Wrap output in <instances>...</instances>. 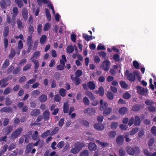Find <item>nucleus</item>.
I'll list each match as a JSON object with an SVG mask.
<instances>
[{
  "label": "nucleus",
  "mask_w": 156,
  "mask_h": 156,
  "mask_svg": "<svg viewBox=\"0 0 156 156\" xmlns=\"http://www.w3.org/2000/svg\"><path fill=\"white\" fill-rule=\"evenodd\" d=\"M13 111V109L12 108L9 107H4L2 108L0 110L1 112H9Z\"/></svg>",
  "instance_id": "f8f14e48"
},
{
  "label": "nucleus",
  "mask_w": 156,
  "mask_h": 156,
  "mask_svg": "<svg viewBox=\"0 0 156 156\" xmlns=\"http://www.w3.org/2000/svg\"><path fill=\"white\" fill-rule=\"evenodd\" d=\"M11 87H7L5 89L3 94L4 95H7L11 92Z\"/></svg>",
  "instance_id": "ea45409f"
},
{
  "label": "nucleus",
  "mask_w": 156,
  "mask_h": 156,
  "mask_svg": "<svg viewBox=\"0 0 156 156\" xmlns=\"http://www.w3.org/2000/svg\"><path fill=\"white\" fill-rule=\"evenodd\" d=\"M145 103L147 105L150 106L154 104V102L152 100L147 99L145 101Z\"/></svg>",
  "instance_id": "6e6d98bb"
},
{
  "label": "nucleus",
  "mask_w": 156,
  "mask_h": 156,
  "mask_svg": "<svg viewBox=\"0 0 156 156\" xmlns=\"http://www.w3.org/2000/svg\"><path fill=\"white\" fill-rule=\"evenodd\" d=\"M133 65L134 68L136 69H139V64L136 61H134L133 62Z\"/></svg>",
  "instance_id": "680f3d73"
},
{
  "label": "nucleus",
  "mask_w": 156,
  "mask_h": 156,
  "mask_svg": "<svg viewBox=\"0 0 156 156\" xmlns=\"http://www.w3.org/2000/svg\"><path fill=\"white\" fill-rule=\"evenodd\" d=\"M144 153L147 156H156V152L151 154L147 149L144 150Z\"/></svg>",
  "instance_id": "412c9836"
},
{
  "label": "nucleus",
  "mask_w": 156,
  "mask_h": 156,
  "mask_svg": "<svg viewBox=\"0 0 156 156\" xmlns=\"http://www.w3.org/2000/svg\"><path fill=\"white\" fill-rule=\"evenodd\" d=\"M94 128L98 130H103L104 128V126L102 124L100 123H96L94 125Z\"/></svg>",
  "instance_id": "f3484780"
},
{
  "label": "nucleus",
  "mask_w": 156,
  "mask_h": 156,
  "mask_svg": "<svg viewBox=\"0 0 156 156\" xmlns=\"http://www.w3.org/2000/svg\"><path fill=\"white\" fill-rule=\"evenodd\" d=\"M118 123L117 122H112L111 125V127L113 129H115L117 127Z\"/></svg>",
  "instance_id": "13d9d810"
},
{
  "label": "nucleus",
  "mask_w": 156,
  "mask_h": 156,
  "mask_svg": "<svg viewBox=\"0 0 156 156\" xmlns=\"http://www.w3.org/2000/svg\"><path fill=\"white\" fill-rule=\"evenodd\" d=\"M40 91L37 90H35L33 91L31 93V94L33 96H37L40 94Z\"/></svg>",
  "instance_id": "0e129e2a"
},
{
  "label": "nucleus",
  "mask_w": 156,
  "mask_h": 156,
  "mask_svg": "<svg viewBox=\"0 0 156 156\" xmlns=\"http://www.w3.org/2000/svg\"><path fill=\"white\" fill-rule=\"evenodd\" d=\"M137 92L139 95L146 96L148 94V90L147 88H144L140 86H137L136 87Z\"/></svg>",
  "instance_id": "20e7f679"
},
{
  "label": "nucleus",
  "mask_w": 156,
  "mask_h": 156,
  "mask_svg": "<svg viewBox=\"0 0 156 156\" xmlns=\"http://www.w3.org/2000/svg\"><path fill=\"white\" fill-rule=\"evenodd\" d=\"M23 130L22 128L20 127L17 129L11 134L10 138L12 140H14L18 137Z\"/></svg>",
  "instance_id": "39448f33"
},
{
  "label": "nucleus",
  "mask_w": 156,
  "mask_h": 156,
  "mask_svg": "<svg viewBox=\"0 0 156 156\" xmlns=\"http://www.w3.org/2000/svg\"><path fill=\"white\" fill-rule=\"evenodd\" d=\"M47 99V96L44 94H43L41 95L39 98V100L41 102H45Z\"/></svg>",
  "instance_id": "4be33fe9"
},
{
  "label": "nucleus",
  "mask_w": 156,
  "mask_h": 156,
  "mask_svg": "<svg viewBox=\"0 0 156 156\" xmlns=\"http://www.w3.org/2000/svg\"><path fill=\"white\" fill-rule=\"evenodd\" d=\"M59 93L62 96L64 97L66 95V90L63 88H61L59 90Z\"/></svg>",
  "instance_id": "de8ad7c7"
},
{
  "label": "nucleus",
  "mask_w": 156,
  "mask_h": 156,
  "mask_svg": "<svg viewBox=\"0 0 156 156\" xmlns=\"http://www.w3.org/2000/svg\"><path fill=\"white\" fill-rule=\"evenodd\" d=\"M119 155L120 156H125L126 154L125 150L122 148L119 149Z\"/></svg>",
  "instance_id": "4c0bfd02"
},
{
  "label": "nucleus",
  "mask_w": 156,
  "mask_h": 156,
  "mask_svg": "<svg viewBox=\"0 0 156 156\" xmlns=\"http://www.w3.org/2000/svg\"><path fill=\"white\" fill-rule=\"evenodd\" d=\"M119 83L121 87L122 88H126L128 87V85L125 82L121 81Z\"/></svg>",
  "instance_id": "09e8293b"
},
{
  "label": "nucleus",
  "mask_w": 156,
  "mask_h": 156,
  "mask_svg": "<svg viewBox=\"0 0 156 156\" xmlns=\"http://www.w3.org/2000/svg\"><path fill=\"white\" fill-rule=\"evenodd\" d=\"M79 155L80 156H88V151L87 150H84L80 152Z\"/></svg>",
  "instance_id": "e433bc0d"
},
{
  "label": "nucleus",
  "mask_w": 156,
  "mask_h": 156,
  "mask_svg": "<svg viewBox=\"0 0 156 156\" xmlns=\"http://www.w3.org/2000/svg\"><path fill=\"white\" fill-rule=\"evenodd\" d=\"M32 62L34 64V69H38L39 66L38 61L37 60L33 59L32 60Z\"/></svg>",
  "instance_id": "79ce46f5"
},
{
  "label": "nucleus",
  "mask_w": 156,
  "mask_h": 156,
  "mask_svg": "<svg viewBox=\"0 0 156 156\" xmlns=\"http://www.w3.org/2000/svg\"><path fill=\"white\" fill-rule=\"evenodd\" d=\"M15 2L17 4L19 8H21L23 6V3L22 0H15Z\"/></svg>",
  "instance_id": "58836bf2"
},
{
  "label": "nucleus",
  "mask_w": 156,
  "mask_h": 156,
  "mask_svg": "<svg viewBox=\"0 0 156 156\" xmlns=\"http://www.w3.org/2000/svg\"><path fill=\"white\" fill-rule=\"evenodd\" d=\"M12 101L9 98L7 97L5 99V104L7 105H9L12 104Z\"/></svg>",
  "instance_id": "338daca9"
},
{
  "label": "nucleus",
  "mask_w": 156,
  "mask_h": 156,
  "mask_svg": "<svg viewBox=\"0 0 156 156\" xmlns=\"http://www.w3.org/2000/svg\"><path fill=\"white\" fill-rule=\"evenodd\" d=\"M12 130V127L11 126H8L4 129V131L6 135L9 134Z\"/></svg>",
  "instance_id": "6ab92c4d"
},
{
  "label": "nucleus",
  "mask_w": 156,
  "mask_h": 156,
  "mask_svg": "<svg viewBox=\"0 0 156 156\" xmlns=\"http://www.w3.org/2000/svg\"><path fill=\"white\" fill-rule=\"evenodd\" d=\"M18 13V8L15 7L13 8L12 9V17L13 18H15Z\"/></svg>",
  "instance_id": "5701e85b"
},
{
  "label": "nucleus",
  "mask_w": 156,
  "mask_h": 156,
  "mask_svg": "<svg viewBox=\"0 0 156 156\" xmlns=\"http://www.w3.org/2000/svg\"><path fill=\"white\" fill-rule=\"evenodd\" d=\"M64 145V142L63 141H61L59 142L57 145V147L59 148H62Z\"/></svg>",
  "instance_id": "69168bd1"
},
{
  "label": "nucleus",
  "mask_w": 156,
  "mask_h": 156,
  "mask_svg": "<svg viewBox=\"0 0 156 156\" xmlns=\"http://www.w3.org/2000/svg\"><path fill=\"white\" fill-rule=\"evenodd\" d=\"M9 27H5L4 28V30L3 33V35L4 37H7L9 34Z\"/></svg>",
  "instance_id": "a19ab883"
},
{
  "label": "nucleus",
  "mask_w": 156,
  "mask_h": 156,
  "mask_svg": "<svg viewBox=\"0 0 156 156\" xmlns=\"http://www.w3.org/2000/svg\"><path fill=\"white\" fill-rule=\"evenodd\" d=\"M40 110L39 109H35L31 111L30 113L31 115L32 116H37L39 115Z\"/></svg>",
  "instance_id": "a211bd4d"
},
{
  "label": "nucleus",
  "mask_w": 156,
  "mask_h": 156,
  "mask_svg": "<svg viewBox=\"0 0 156 156\" xmlns=\"http://www.w3.org/2000/svg\"><path fill=\"white\" fill-rule=\"evenodd\" d=\"M147 109L148 111L150 112H155L156 111V108L153 106L151 105L147 107Z\"/></svg>",
  "instance_id": "393cba45"
},
{
  "label": "nucleus",
  "mask_w": 156,
  "mask_h": 156,
  "mask_svg": "<svg viewBox=\"0 0 156 156\" xmlns=\"http://www.w3.org/2000/svg\"><path fill=\"white\" fill-rule=\"evenodd\" d=\"M27 43L29 45L32 46L33 41L31 36H28L27 38Z\"/></svg>",
  "instance_id": "603ef678"
},
{
  "label": "nucleus",
  "mask_w": 156,
  "mask_h": 156,
  "mask_svg": "<svg viewBox=\"0 0 156 156\" xmlns=\"http://www.w3.org/2000/svg\"><path fill=\"white\" fill-rule=\"evenodd\" d=\"M15 51L14 49L13 48L11 50L10 54L9 56V58H12L15 55Z\"/></svg>",
  "instance_id": "8fccbe9b"
},
{
  "label": "nucleus",
  "mask_w": 156,
  "mask_h": 156,
  "mask_svg": "<svg viewBox=\"0 0 156 156\" xmlns=\"http://www.w3.org/2000/svg\"><path fill=\"white\" fill-rule=\"evenodd\" d=\"M47 37L45 35H43L40 38V43L42 44H44L46 40Z\"/></svg>",
  "instance_id": "7c9ffc66"
},
{
  "label": "nucleus",
  "mask_w": 156,
  "mask_h": 156,
  "mask_svg": "<svg viewBox=\"0 0 156 156\" xmlns=\"http://www.w3.org/2000/svg\"><path fill=\"white\" fill-rule=\"evenodd\" d=\"M143 107L144 105H142L136 104L132 107L131 110L134 112H138Z\"/></svg>",
  "instance_id": "6e6552de"
},
{
  "label": "nucleus",
  "mask_w": 156,
  "mask_h": 156,
  "mask_svg": "<svg viewBox=\"0 0 156 156\" xmlns=\"http://www.w3.org/2000/svg\"><path fill=\"white\" fill-rule=\"evenodd\" d=\"M38 4L39 5H41L42 3L46 4L48 3L49 1V0H37Z\"/></svg>",
  "instance_id": "37998d69"
},
{
  "label": "nucleus",
  "mask_w": 156,
  "mask_h": 156,
  "mask_svg": "<svg viewBox=\"0 0 156 156\" xmlns=\"http://www.w3.org/2000/svg\"><path fill=\"white\" fill-rule=\"evenodd\" d=\"M131 97L130 94L128 92H126L123 95V98L128 99L130 98Z\"/></svg>",
  "instance_id": "864d4df0"
},
{
  "label": "nucleus",
  "mask_w": 156,
  "mask_h": 156,
  "mask_svg": "<svg viewBox=\"0 0 156 156\" xmlns=\"http://www.w3.org/2000/svg\"><path fill=\"white\" fill-rule=\"evenodd\" d=\"M140 124V120L138 116H136L135 117L134 125L135 126H139Z\"/></svg>",
  "instance_id": "bb28decb"
},
{
  "label": "nucleus",
  "mask_w": 156,
  "mask_h": 156,
  "mask_svg": "<svg viewBox=\"0 0 156 156\" xmlns=\"http://www.w3.org/2000/svg\"><path fill=\"white\" fill-rule=\"evenodd\" d=\"M51 27V24L49 23H47L45 25L43 29V30L44 31L48 30Z\"/></svg>",
  "instance_id": "49530a36"
},
{
  "label": "nucleus",
  "mask_w": 156,
  "mask_h": 156,
  "mask_svg": "<svg viewBox=\"0 0 156 156\" xmlns=\"http://www.w3.org/2000/svg\"><path fill=\"white\" fill-rule=\"evenodd\" d=\"M69 108V106L68 103L67 102L65 103L63 106L64 112L65 113H67Z\"/></svg>",
  "instance_id": "2f4dec72"
},
{
  "label": "nucleus",
  "mask_w": 156,
  "mask_h": 156,
  "mask_svg": "<svg viewBox=\"0 0 156 156\" xmlns=\"http://www.w3.org/2000/svg\"><path fill=\"white\" fill-rule=\"evenodd\" d=\"M87 86L91 90H94L95 88V85L92 81H89L87 83Z\"/></svg>",
  "instance_id": "aec40b11"
},
{
  "label": "nucleus",
  "mask_w": 156,
  "mask_h": 156,
  "mask_svg": "<svg viewBox=\"0 0 156 156\" xmlns=\"http://www.w3.org/2000/svg\"><path fill=\"white\" fill-rule=\"evenodd\" d=\"M16 144L15 143H12L11 144L9 147H8V150L9 151H10L14 148H15L16 147Z\"/></svg>",
  "instance_id": "c03bdc74"
},
{
  "label": "nucleus",
  "mask_w": 156,
  "mask_h": 156,
  "mask_svg": "<svg viewBox=\"0 0 156 156\" xmlns=\"http://www.w3.org/2000/svg\"><path fill=\"white\" fill-rule=\"evenodd\" d=\"M102 69L105 71H107V61H104L101 66Z\"/></svg>",
  "instance_id": "c85d7f7f"
},
{
  "label": "nucleus",
  "mask_w": 156,
  "mask_h": 156,
  "mask_svg": "<svg viewBox=\"0 0 156 156\" xmlns=\"http://www.w3.org/2000/svg\"><path fill=\"white\" fill-rule=\"evenodd\" d=\"M134 118L133 117H131L129 121L128 125L130 126H131L134 123Z\"/></svg>",
  "instance_id": "774afa93"
},
{
  "label": "nucleus",
  "mask_w": 156,
  "mask_h": 156,
  "mask_svg": "<svg viewBox=\"0 0 156 156\" xmlns=\"http://www.w3.org/2000/svg\"><path fill=\"white\" fill-rule=\"evenodd\" d=\"M15 19V18H13V17L12 16V19H11L9 15H7L6 21L8 23L11 24L13 27L16 24Z\"/></svg>",
  "instance_id": "1a4fd4ad"
},
{
  "label": "nucleus",
  "mask_w": 156,
  "mask_h": 156,
  "mask_svg": "<svg viewBox=\"0 0 156 156\" xmlns=\"http://www.w3.org/2000/svg\"><path fill=\"white\" fill-rule=\"evenodd\" d=\"M74 49L72 45L68 46L66 49V51L69 53H72L74 51Z\"/></svg>",
  "instance_id": "473e14b6"
},
{
  "label": "nucleus",
  "mask_w": 156,
  "mask_h": 156,
  "mask_svg": "<svg viewBox=\"0 0 156 156\" xmlns=\"http://www.w3.org/2000/svg\"><path fill=\"white\" fill-rule=\"evenodd\" d=\"M38 132L37 131H35L34 133L32 136V139L35 140H37L38 138Z\"/></svg>",
  "instance_id": "f704fd0d"
},
{
  "label": "nucleus",
  "mask_w": 156,
  "mask_h": 156,
  "mask_svg": "<svg viewBox=\"0 0 156 156\" xmlns=\"http://www.w3.org/2000/svg\"><path fill=\"white\" fill-rule=\"evenodd\" d=\"M116 135V132L115 131L113 130L111 131L109 134V136L110 138H114Z\"/></svg>",
  "instance_id": "a18cd8bd"
},
{
  "label": "nucleus",
  "mask_w": 156,
  "mask_h": 156,
  "mask_svg": "<svg viewBox=\"0 0 156 156\" xmlns=\"http://www.w3.org/2000/svg\"><path fill=\"white\" fill-rule=\"evenodd\" d=\"M22 15L23 19L25 21L27 20L28 18V12L27 9L25 8L22 9Z\"/></svg>",
  "instance_id": "9d476101"
},
{
  "label": "nucleus",
  "mask_w": 156,
  "mask_h": 156,
  "mask_svg": "<svg viewBox=\"0 0 156 156\" xmlns=\"http://www.w3.org/2000/svg\"><path fill=\"white\" fill-rule=\"evenodd\" d=\"M82 71L80 70H77L76 71L75 74L76 76L75 77H79L82 75Z\"/></svg>",
  "instance_id": "bf43d9fd"
},
{
  "label": "nucleus",
  "mask_w": 156,
  "mask_h": 156,
  "mask_svg": "<svg viewBox=\"0 0 156 156\" xmlns=\"http://www.w3.org/2000/svg\"><path fill=\"white\" fill-rule=\"evenodd\" d=\"M86 95L91 100H94L95 99V97H94L93 94L91 92L88 91H87L85 93Z\"/></svg>",
  "instance_id": "4468645a"
},
{
  "label": "nucleus",
  "mask_w": 156,
  "mask_h": 156,
  "mask_svg": "<svg viewBox=\"0 0 156 156\" xmlns=\"http://www.w3.org/2000/svg\"><path fill=\"white\" fill-rule=\"evenodd\" d=\"M135 75H134V73L133 74L132 73H129L128 75L127 78L131 82H133L135 80Z\"/></svg>",
  "instance_id": "dca6fc26"
},
{
  "label": "nucleus",
  "mask_w": 156,
  "mask_h": 156,
  "mask_svg": "<svg viewBox=\"0 0 156 156\" xmlns=\"http://www.w3.org/2000/svg\"><path fill=\"white\" fill-rule=\"evenodd\" d=\"M100 110L102 111H103V114L106 116L107 115V103L106 102H104L102 99L100 100Z\"/></svg>",
  "instance_id": "7ed1b4c3"
},
{
  "label": "nucleus",
  "mask_w": 156,
  "mask_h": 156,
  "mask_svg": "<svg viewBox=\"0 0 156 156\" xmlns=\"http://www.w3.org/2000/svg\"><path fill=\"white\" fill-rule=\"evenodd\" d=\"M123 141L124 139L122 136L120 135L117 137L116 142L118 145H122L123 144Z\"/></svg>",
  "instance_id": "9b49d317"
},
{
  "label": "nucleus",
  "mask_w": 156,
  "mask_h": 156,
  "mask_svg": "<svg viewBox=\"0 0 156 156\" xmlns=\"http://www.w3.org/2000/svg\"><path fill=\"white\" fill-rule=\"evenodd\" d=\"M8 80V78H3L1 80L2 85L1 86V88H3L8 85V83H7V82Z\"/></svg>",
  "instance_id": "ddd939ff"
},
{
  "label": "nucleus",
  "mask_w": 156,
  "mask_h": 156,
  "mask_svg": "<svg viewBox=\"0 0 156 156\" xmlns=\"http://www.w3.org/2000/svg\"><path fill=\"white\" fill-rule=\"evenodd\" d=\"M84 112L86 115H93L96 112L95 109L92 108H88L84 111Z\"/></svg>",
  "instance_id": "0eeeda50"
},
{
  "label": "nucleus",
  "mask_w": 156,
  "mask_h": 156,
  "mask_svg": "<svg viewBox=\"0 0 156 156\" xmlns=\"http://www.w3.org/2000/svg\"><path fill=\"white\" fill-rule=\"evenodd\" d=\"M83 102L84 105L87 106L89 105L90 102L89 99L87 97H85L83 98Z\"/></svg>",
  "instance_id": "cd10ccee"
},
{
  "label": "nucleus",
  "mask_w": 156,
  "mask_h": 156,
  "mask_svg": "<svg viewBox=\"0 0 156 156\" xmlns=\"http://www.w3.org/2000/svg\"><path fill=\"white\" fill-rule=\"evenodd\" d=\"M59 128L58 127H55L51 132L50 135L51 136L54 135L56 134L58 131Z\"/></svg>",
  "instance_id": "3c124183"
},
{
  "label": "nucleus",
  "mask_w": 156,
  "mask_h": 156,
  "mask_svg": "<svg viewBox=\"0 0 156 156\" xmlns=\"http://www.w3.org/2000/svg\"><path fill=\"white\" fill-rule=\"evenodd\" d=\"M99 94L100 96H103L104 94V89L103 88L101 87L98 89Z\"/></svg>",
  "instance_id": "052dcab7"
},
{
  "label": "nucleus",
  "mask_w": 156,
  "mask_h": 156,
  "mask_svg": "<svg viewBox=\"0 0 156 156\" xmlns=\"http://www.w3.org/2000/svg\"><path fill=\"white\" fill-rule=\"evenodd\" d=\"M40 54V52L39 51H37L35 52L33 54V56L31 58V59L34 58H36L39 56Z\"/></svg>",
  "instance_id": "4d7b16f0"
},
{
  "label": "nucleus",
  "mask_w": 156,
  "mask_h": 156,
  "mask_svg": "<svg viewBox=\"0 0 156 156\" xmlns=\"http://www.w3.org/2000/svg\"><path fill=\"white\" fill-rule=\"evenodd\" d=\"M126 150L127 153L131 155H133L135 154L136 155H138L140 152L139 148L136 147H132L127 146L126 148Z\"/></svg>",
  "instance_id": "f03ea898"
},
{
  "label": "nucleus",
  "mask_w": 156,
  "mask_h": 156,
  "mask_svg": "<svg viewBox=\"0 0 156 156\" xmlns=\"http://www.w3.org/2000/svg\"><path fill=\"white\" fill-rule=\"evenodd\" d=\"M49 112L48 110L45 111L43 113V115L44 116V120H48L49 119Z\"/></svg>",
  "instance_id": "c756f323"
},
{
  "label": "nucleus",
  "mask_w": 156,
  "mask_h": 156,
  "mask_svg": "<svg viewBox=\"0 0 156 156\" xmlns=\"http://www.w3.org/2000/svg\"><path fill=\"white\" fill-rule=\"evenodd\" d=\"M11 3V0H2L0 2V6L3 9H5L7 6L10 5Z\"/></svg>",
  "instance_id": "423d86ee"
},
{
  "label": "nucleus",
  "mask_w": 156,
  "mask_h": 156,
  "mask_svg": "<svg viewBox=\"0 0 156 156\" xmlns=\"http://www.w3.org/2000/svg\"><path fill=\"white\" fill-rule=\"evenodd\" d=\"M80 123L82 125L85 126H88L89 125V122L87 121L81 120H80Z\"/></svg>",
  "instance_id": "5fc2aeb1"
},
{
  "label": "nucleus",
  "mask_w": 156,
  "mask_h": 156,
  "mask_svg": "<svg viewBox=\"0 0 156 156\" xmlns=\"http://www.w3.org/2000/svg\"><path fill=\"white\" fill-rule=\"evenodd\" d=\"M17 24L18 28L19 29H21L23 27L22 21L20 19L17 20Z\"/></svg>",
  "instance_id": "c9c22d12"
},
{
  "label": "nucleus",
  "mask_w": 156,
  "mask_h": 156,
  "mask_svg": "<svg viewBox=\"0 0 156 156\" xmlns=\"http://www.w3.org/2000/svg\"><path fill=\"white\" fill-rule=\"evenodd\" d=\"M128 111V108L126 107L120 108L119 110V113L121 115H124Z\"/></svg>",
  "instance_id": "2eb2a0df"
},
{
  "label": "nucleus",
  "mask_w": 156,
  "mask_h": 156,
  "mask_svg": "<svg viewBox=\"0 0 156 156\" xmlns=\"http://www.w3.org/2000/svg\"><path fill=\"white\" fill-rule=\"evenodd\" d=\"M88 148L91 151L95 150L96 149V146L95 143H90L88 145Z\"/></svg>",
  "instance_id": "b1692460"
},
{
  "label": "nucleus",
  "mask_w": 156,
  "mask_h": 156,
  "mask_svg": "<svg viewBox=\"0 0 156 156\" xmlns=\"http://www.w3.org/2000/svg\"><path fill=\"white\" fill-rule=\"evenodd\" d=\"M139 130V129L137 127L133 128L130 131V135H133L137 133Z\"/></svg>",
  "instance_id": "72a5a7b5"
},
{
  "label": "nucleus",
  "mask_w": 156,
  "mask_h": 156,
  "mask_svg": "<svg viewBox=\"0 0 156 156\" xmlns=\"http://www.w3.org/2000/svg\"><path fill=\"white\" fill-rule=\"evenodd\" d=\"M85 145L84 144L79 142L76 143L74 144V147L72 148L70 151V152L73 154L78 153L82 148L84 147Z\"/></svg>",
  "instance_id": "f257e3e1"
},
{
  "label": "nucleus",
  "mask_w": 156,
  "mask_h": 156,
  "mask_svg": "<svg viewBox=\"0 0 156 156\" xmlns=\"http://www.w3.org/2000/svg\"><path fill=\"white\" fill-rule=\"evenodd\" d=\"M72 80L74 82L76 85H79L81 82V80L77 77H74V78L72 79Z\"/></svg>",
  "instance_id": "a878e982"
},
{
  "label": "nucleus",
  "mask_w": 156,
  "mask_h": 156,
  "mask_svg": "<svg viewBox=\"0 0 156 156\" xmlns=\"http://www.w3.org/2000/svg\"><path fill=\"white\" fill-rule=\"evenodd\" d=\"M113 58L115 61L117 62L120 60V56L118 54H115L113 55Z\"/></svg>",
  "instance_id": "e2e57ef3"
}]
</instances>
